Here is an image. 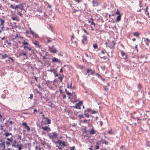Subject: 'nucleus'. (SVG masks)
Here are the masks:
<instances>
[{"label":"nucleus","mask_w":150,"mask_h":150,"mask_svg":"<svg viewBox=\"0 0 150 150\" xmlns=\"http://www.w3.org/2000/svg\"><path fill=\"white\" fill-rule=\"evenodd\" d=\"M12 145L14 147H17L18 148V150H21L22 149V147L23 146V145L21 143L19 144L17 141L15 140L12 142Z\"/></svg>","instance_id":"1"},{"label":"nucleus","mask_w":150,"mask_h":150,"mask_svg":"<svg viewBox=\"0 0 150 150\" xmlns=\"http://www.w3.org/2000/svg\"><path fill=\"white\" fill-rule=\"evenodd\" d=\"M47 135L50 139H52L53 141H54V139L57 138L58 134L56 132H54L48 134Z\"/></svg>","instance_id":"2"},{"label":"nucleus","mask_w":150,"mask_h":150,"mask_svg":"<svg viewBox=\"0 0 150 150\" xmlns=\"http://www.w3.org/2000/svg\"><path fill=\"white\" fill-rule=\"evenodd\" d=\"M51 124V120L48 118L46 117L44 118L41 122V125L43 126L44 125L47 124Z\"/></svg>","instance_id":"3"},{"label":"nucleus","mask_w":150,"mask_h":150,"mask_svg":"<svg viewBox=\"0 0 150 150\" xmlns=\"http://www.w3.org/2000/svg\"><path fill=\"white\" fill-rule=\"evenodd\" d=\"M82 103H83L82 101H80L79 103L76 104L75 106H73L72 107L74 108L80 109L81 108V106L82 104Z\"/></svg>","instance_id":"4"},{"label":"nucleus","mask_w":150,"mask_h":150,"mask_svg":"<svg viewBox=\"0 0 150 150\" xmlns=\"http://www.w3.org/2000/svg\"><path fill=\"white\" fill-rule=\"evenodd\" d=\"M87 72L86 74V75H87V74L88 73L87 76H89L90 74L91 75H93V74L95 73V71L92 70L91 69H86Z\"/></svg>","instance_id":"5"},{"label":"nucleus","mask_w":150,"mask_h":150,"mask_svg":"<svg viewBox=\"0 0 150 150\" xmlns=\"http://www.w3.org/2000/svg\"><path fill=\"white\" fill-rule=\"evenodd\" d=\"M41 129L46 131L47 132H48L50 130V128L48 126H45V127H42L41 128Z\"/></svg>","instance_id":"6"},{"label":"nucleus","mask_w":150,"mask_h":150,"mask_svg":"<svg viewBox=\"0 0 150 150\" xmlns=\"http://www.w3.org/2000/svg\"><path fill=\"white\" fill-rule=\"evenodd\" d=\"M22 125L25 127V128L28 131H29L30 130V128L29 126L27 125V124L26 122H23Z\"/></svg>","instance_id":"7"},{"label":"nucleus","mask_w":150,"mask_h":150,"mask_svg":"<svg viewBox=\"0 0 150 150\" xmlns=\"http://www.w3.org/2000/svg\"><path fill=\"white\" fill-rule=\"evenodd\" d=\"M83 39L82 40V42L83 44H86L87 43V38L86 36H85L84 35L82 36Z\"/></svg>","instance_id":"8"},{"label":"nucleus","mask_w":150,"mask_h":150,"mask_svg":"<svg viewBox=\"0 0 150 150\" xmlns=\"http://www.w3.org/2000/svg\"><path fill=\"white\" fill-rule=\"evenodd\" d=\"M33 43L35 45V47L38 48H40V45H39V42L38 41H36L33 42Z\"/></svg>","instance_id":"9"},{"label":"nucleus","mask_w":150,"mask_h":150,"mask_svg":"<svg viewBox=\"0 0 150 150\" xmlns=\"http://www.w3.org/2000/svg\"><path fill=\"white\" fill-rule=\"evenodd\" d=\"M121 14L118 15L117 17L116 20L115 21V22L117 23L120 21L121 20Z\"/></svg>","instance_id":"10"},{"label":"nucleus","mask_w":150,"mask_h":150,"mask_svg":"<svg viewBox=\"0 0 150 150\" xmlns=\"http://www.w3.org/2000/svg\"><path fill=\"white\" fill-rule=\"evenodd\" d=\"M5 142H4L3 143H0V148L3 149H5Z\"/></svg>","instance_id":"11"},{"label":"nucleus","mask_w":150,"mask_h":150,"mask_svg":"<svg viewBox=\"0 0 150 150\" xmlns=\"http://www.w3.org/2000/svg\"><path fill=\"white\" fill-rule=\"evenodd\" d=\"M25 4L24 3H22L21 4H20L19 5V8L20 9L21 11L23 10L25 11V9H24V7L23 6L24 4Z\"/></svg>","instance_id":"12"},{"label":"nucleus","mask_w":150,"mask_h":150,"mask_svg":"<svg viewBox=\"0 0 150 150\" xmlns=\"http://www.w3.org/2000/svg\"><path fill=\"white\" fill-rule=\"evenodd\" d=\"M10 7L12 8L17 10L18 8H19V5H16L14 6L12 4H11L10 6Z\"/></svg>","instance_id":"13"},{"label":"nucleus","mask_w":150,"mask_h":150,"mask_svg":"<svg viewBox=\"0 0 150 150\" xmlns=\"http://www.w3.org/2000/svg\"><path fill=\"white\" fill-rule=\"evenodd\" d=\"M89 133L90 134L92 135L95 134V131L94 130V128L93 127L91 130L89 131Z\"/></svg>","instance_id":"14"},{"label":"nucleus","mask_w":150,"mask_h":150,"mask_svg":"<svg viewBox=\"0 0 150 150\" xmlns=\"http://www.w3.org/2000/svg\"><path fill=\"white\" fill-rule=\"evenodd\" d=\"M52 62H57L58 63H60V61L59 60H58L57 58L55 57H54L52 59Z\"/></svg>","instance_id":"15"},{"label":"nucleus","mask_w":150,"mask_h":150,"mask_svg":"<svg viewBox=\"0 0 150 150\" xmlns=\"http://www.w3.org/2000/svg\"><path fill=\"white\" fill-rule=\"evenodd\" d=\"M67 88H70L72 89H73V88L72 86V83L71 82H70V83L67 82Z\"/></svg>","instance_id":"16"},{"label":"nucleus","mask_w":150,"mask_h":150,"mask_svg":"<svg viewBox=\"0 0 150 150\" xmlns=\"http://www.w3.org/2000/svg\"><path fill=\"white\" fill-rule=\"evenodd\" d=\"M142 1H139V6L140 7H141L143 6H145L146 5V3H144L143 4H142Z\"/></svg>","instance_id":"17"},{"label":"nucleus","mask_w":150,"mask_h":150,"mask_svg":"<svg viewBox=\"0 0 150 150\" xmlns=\"http://www.w3.org/2000/svg\"><path fill=\"white\" fill-rule=\"evenodd\" d=\"M50 51L51 52H53L54 53H56L57 51L55 48H52L50 49Z\"/></svg>","instance_id":"18"},{"label":"nucleus","mask_w":150,"mask_h":150,"mask_svg":"<svg viewBox=\"0 0 150 150\" xmlns=\"http://www.w3.org/2000/svg\"><path fill=\"white\" fill-rule=\"evenodd\" d=\"M12 19L13 21L16 20L17 21H19V20L18 18V17L17 16L12 18Z\"/></svg>","instance_id":"19"},{"label":"nucleus","mask_w":150,"mask_h":150,"mask_svg":"<svg viewBox=\"0 0 150 150\" xmlns=\"http://www.w3.org/2000/svg\"><path fill=\"white\" fill-rule=\"evenodd\" d=\"M142 88V86L140 83H139V84H138L137 88H138V92L141 91Z\"/></svg>","instance_id":"20"},{"label":"nucleus","mask_w":150,"mask_h":150,"mask_svg":"<svg viewBox=\"0 0 150 150\" xmlns=\"http://www.w3.org/2000/svg\"><path fill=\"white\" fill-rule=\"evenodd\" d=\"M92 3L94 6H98V3L96 1H93Z\"/></svg>","instance_id":"21"},{"label":"nucleus","mask_w":150,"mask_h":150,"mask_svg":"<svg viewBox=\"0 0 150 150\" xmlns=\"http://www.w3.org/2000/svg\"><path fill=\"white\" fill-rule=\"evenodd\" d=\"M0 55L2 56V59H5L8 57V56L6 54H5L4 55H3L1 53H0Z\"/></svg>","instance_id":"22"},{"label":"nucleus","mask_w":150,"mask_h":150,"mask_svg":"<svg viewBox=\"0 0 150 150\" xmlns=\"http://www.w3.org/2000/svg\"><path fill=\"white\" fill-rule=\"evenodd\" d=\"M0 21H1V24H0V26H1V25H4V23L5 22L4 20L1 18H0Z\"/></svg>","instance_id":"23"},{"label":"nucleus","mask_w":150,"mask_h":150,"mask_svg":"<svg viewBox=\"0 0 150 150\" xmlns=\"http://www.w3.org/2000/svg\"><path fill=\"white\" fill-rule=\"evenodd\" d=\"M96 148L95 149V150L96 149H99V144L98 142H97L96 143V145L95 146Z\"/></svg>","instance_id":"24"},{"label":"nucleus","mask_w":150,"mask_h":150,"mask_svg":"<svg viewBox=\"0 0 150 150\" xmlns=\"http://www.w3.org/2000/svg\"><path fill=\"white\" fill-rule=\"evenodd\" d=\"M86 56L88 57L87 59L89 60L91 59V56H89L87 54H85Z\"/></svg>","instance_id":"25"},{"label":"nucleus","mask_w":150,"mask_h":150,"mask_svg":"<svg viewBox=\"0 0 150 150\" xmlns=\"http://www.w3.org/2000/svg\"><path fill=\"white\" fill-rule=\"evenodd\" d=\"M23 55L27 56V55H26L25 52H21V53H20V54H19L20 56H23Z\"/></svg>","instance_id":"26"},{"label":"nucleus","mask_w":150,"mask_h":150,"mask_svg":"<svg viewBox=\"0 0 150 150\" xmlns=\"http://www.w3.org/2000/svg\"><path fill=\"white\" fill-rule=\"evenodd\" d=\"M4 42L5 43H6L10 46L11 45V42H8V40H6L4 41Z\"/></svg>","instance_id":"27"},{"label":"nucleus","mask_w":150,"mask_h":150,"mask_svg":"<svg viewBox=\"0 0 150 150\" xmlns=\"http://www.w3.org/2000/svg\"><path fill=\"white\" fill-rule=\"evenodd\" d=\"M7 139L8 141L10 142L11 143H12L13 141V139L12 137H11L10 138H7Z\"/></svg>","instance_id":"28"},{"label":"nucleus","mask_w":150,"mask_h":150,"mask_svg":"<svg viewBox=\"0 0 150 150\" xmlns=\"http://www.w3.org/2000/svg\"><path fill=\"white\" fill-rule=\"evenodd\" d=\"M102 144H105V145H108V142L104 140L102 142Z\"/></svg>","instance_id":"29"},{"label":"nucleus","mask_w":150,"mask_h":150,"mask_svg":"<svg viewBox=\"0 0 150 150\" xmlns=\"http://www.w3.org/2000/svg\"><path fill=\"white\" fill-rule=\"evenodd\" d=\"M4 135H5L6 137H7L9 136V135H11L12 133H6L4 134Z\"/></svg>","instance_id":"30"},{"label":"nucleus","mask_w":150,"mask_h":150,"mask_svg":"<svg viewBox=\"0 0 150 150\" xmlns=\"http://www.w3.org/2000/svg\"><path fill=\"white\" fill-rule=\"evenodd\" d=\"M62 142L60 140H58L57 142V143L59 144L60 145H61Z\"/></svg>","instance_id":"31"},{"label":"nucleus","mask_w":150,"mask_h":150,"mask_svg":"<svg viewBox=\"0 0 150 150\" xmlns=\"http://www.w3.org/2000/svg\"><path fill=\"white\" fill-rule=\"evenodd\" d=\"M93 46L94 49H96L98 47V45L96 44H93Z\"/></svg>","instance_id":"32"},{"label":"nucleus","mask_w":150,"mask_h":150,"mask_svg":"<svg viewBox=\"0 0 150 150\" xmlns=\"http://www.w3.org/2000/svg\"><path fill=\"white\" fill-rule=\"evenodd\" d=\"M63 78L62 76H60L58 77V79H59L60 82H61L62 81Z\"/></svg>","instance_id":"33"},{"label":"nucleus","mask_w":150,"mask_h":150,"mask_svg":"<svg viewBox=\"0 0 150 150\" xmlns=\"http://www.w3.org/2000/svg\"><path fill=\"white\" fill-rule=\"evenodd\" d=\"M23 45H28V42H25V40H24L23 42Z\"/></svg>","instance_id":"34"},{"label":"nucleus","mask_w":150,"mask_h":150,"mask_svg":"<svg viewBox=\"0 0 150 150\" xmlns=\"http://www.w3.org/2000/svg\"><path fill=\"white\" fill-rule=\"evenodd\" d=\"M48 105L50 107L52 106V105H53L51 101L48 102Z\"/></svg>","instance_id":"35"},{"label":"nucleus","mask_w":150,"mask_h":150,"mask_svg":"<svg viewBox=\"0 0 150 150\" xmlns=\"http://www.w3.org/2000/svg\"><path fill=\"white\" fill-rule=\"evenodd\" d=\"M83 114L86 117H89V115L88 113L85 112Z\"/></svg>","instance_id":"36"},{"label":"nucleus","mask_w":150,"mask_h":150,"mask_svg":"<svg viewBox=\"0 0 150 150\" xmlns=\"http://www.w3.org/2000/svg\"><path fill=\"white\" fill-rule=\"evenodd\" d=\"M91 19L92 20V21L91 22V25H94V26L95 27L96 25H95V23L93 21V19L92 18H91Z\"/></svg>","instance_id":"37"},{"label":"nucleus","mask_w":150,"mask_h":150,"mask_svg":"<svg viewBox=\"0 0 150 150\" xmlns=\"http://www.w3.org/2000/svg\"><path fill=\"white\" fill-rule=\"evenodd\" d=\"M139 34V33L138 32H135L134 33V35L136 36H138Z\"/></svg>","instance_id":"38"},{"label":"nucleus","mask_w":150,"mask_h":150,"mask_svg":"<svg viewBox=\"0 0 150 150\" xmlns=\"http://www.w3.org/2000/svg\"><path fill=\"white\" fill-rule=\"evenodd\" d=\"M96 75L99 79H100V78H101V77H102V76L98 73H96Z\"/></svg>","instance_id":"39"},{"label":"nucleus","mask_w":150,"mask_h":150,"mask_svg":"<svg viewBox=\"0 0 150 150\" xmlns=\"http://www.w3.org/2000/svg\"><path fill=\"white\" fill-rule=\"evenodd\" d=\"M6 145L8 146L10 144L11 142L9 141H7L6 142Z\"/></svg>","instance_id":"40"},{"label":"nucleus","mask_w":150,"mask_h":150,"mask_svg":"<svg viewBox=\"0 0 150 150\" xmlns=\"http://www.w3.org/2000/svg\"><path fill=\"white\" fill-rule=\"evenodd\" d=\"M82 30L83 31H84V32L86 33L87 35H89V33H88L87 31L85 29L82 28Z\"/></svg>","instance_id":"41"},{"label":"nucleus","mask_w":150,"mask_h":150,"mask_svg":"<svg viewBox=\"0 0 150 150\" xmlns=\"http://www.w3.org/2000/svg\"><path fill=\"white\" fill-rule=\"evenodd\" d=\"M146 145L147 146H150V142H147L146 143Z\"/></svg>","instance_id":"42"},{"label":"nucleus","mask_w":150,"mask_h":150,"mask_svg":"<svg viewBox=\"0 0 150 150\" xmlns=\"http://www.w3.org/2000/svg\"><path fill=\"white\" fill-rule=\"evenodd\" d=\"M83 122L85 123H88V120L85 119L83 121Z\"/></svg>","instance_id":"43"},{"label":"nucleus","mask_w":150,"mask_h":150,"mask_svg":"<svg viewBox=\"0 0 150 150\" xmlns=\"http://www.w3.org/2000/svg\"><path fill=\"white\" fill-rule=\"evenodd\" d=\"M9 59H11L12 61H10V62H14V60L11 57H9Z\"/></svg>","instance_id":"44"},{"label":"nucleus","mask_w":150,"mask_h":150,"mask_svg":"<svg viewBox=\"0 0 150 150\" xmlns=\"http://www.w3.org/2000/svg\"><path fill=\"white\" fill-rule=\"evenodd\" d=\"M33 36L36 38H38V34L36 33H34V34H33Z\"/></svg>","instance_id":"45"},{"label":"nucleus","mask_w":150,"mask_h":150,"mask_svg":"<svg viewBox=\"0 0 150 150\" xmlns=\"http://www.w3.org/2000/svg\"><path fill=\"white\" fill-rule=\"evenodd\" d=\"M57 71H55L53 72L54 74L55 77H57L58 76V74H56Z\"/></svg>","instance_id":"46"},{"label":"nucleus","mask_w":150,"mask_h":150,"mask_svg":"<svg viewBox=\"0 0 150 150\" xmlns=\"http://www.w3.org/2000/svg\"><path fill=\"white\" fill-rule=\"evenodd\" d=\"M107 133L110 134H112V130H109L108 132Z\"/></svg>","instance_id":"47"},{"label":"nucleus","mask_w":150,"mask_h":150,"mask_svg":"<svg viewBox=\"0 0 150 150\" xmlns=\"http://www.w3.org/2000/svg\"><path fill=\"white\" fill-rule=\"evenodd\" d=\"M33 97V94H30V97L29 98H30V99H32Z\"/></svg>","instance_id":"48"},{"label":"nucleus","mask_w":150,"mask_h":150,"mask_svg":"<svg viewBox=\"0 0 150 150\" xmlns=\"http://www.w3.org/2000/svg\"><path fill=\"white\" fill-rule=\"evenodd\" d=\"M62 145L64 146H66V145L65 144V142L64 141L62 142Z\"/></svg>","instance_id":"49"},{"label":"nucleus","mask_w":150,"mask_h":150,"mask_svg":"<svg viewBox=\"0 0 150 150\" xmlns=\"http://www.w3.org/2000/svg\"><path fill=\"white\" fill-rule=\"evenodd\" d=\"M73 9V12L74 13H76L78 11V10L76 9L75 8Z\"/></svg>","instance_id":"50"},{"label":"nucleus","mask_w":150,"mask_h":150,"mask_svg":"<svg viewBox=\"0 0 150 150\" xmlns=\"http://www.w3.org/2000/svg\"><path fill=\"white\" fill-rule=\"evenodd\" d=\"M121 54L122 55V56H123L124 55H125V53H124L123 51H121Z\"/></svg>","instance_id":"51"},{"label":"nucleus","mask_w":150,"mask_h":150,"mask_svg":"<svg viewBox=\"0 0 150 150\" xmlns=\"http://www.w3.org/2000/svg\"><path fill=\"white\" fill-rule=\"evenodd\" d=\"M18 14L21 17L23 16L22 14L20 12H18Z\"/></svg>","instance_id":"52"},{"label":"nucleus","mask_w":150,"mask_h":150,"mask_svg":"<svg viewBox=\"0 0 150 150\" xmlns=\"http://www.w3.org/2000/svg\"><path fill=\"white\" fill-rule=\"evenodd\" d=\"M75 148V147L74 146L70 147V150H74Z\"/></svg>","instance_id":"53"},{"label":"nucleus","mask_w":150,"mask_h":150,"mask_svg":"<svg viewBox=\"0 0 150 150\" xmlns=\"http://www.w3.org/2000/svg\"><path fill=\"white\" fill-rule=\"evenodd\" d=\"M115 14H117V15L118 14L119 15H120V12L119 11L117 10V11L116 12Z\"/></svg>","instance_id":"54"},{"label":"nucleus","mask_w":150,"mask_h":150,"mask_svg":"<svg viewBox=\"0 0 150 150\" xmlns=\"http://www.w3.org/2000/svg\"><path fill=\"white\" fill-rule=\"evenodd\" d=\"M37 112V110L36 109H35L34 110L33 112L35 114H36Z\"/></svg>","instance_id":"55"},{"label":"nucleus","mask_w":150,"mask_h":150,"mask_svg":"<svg viewBox=\"0 0 150 150\" xmlns=\"http://www.w3.org/2000/svg\"><path fill=\"white\" fill-rule=\"evenodd\" d=\"M66 93H67V94L68 95H70V96H71V93H69L68 91H67L66 92Z\"/></svg>","instance_id":"56"},{"label":"nucleus","mask_w":150,"mask_h":150,"mask_svg":"<svg viewBox=\"0 0 150 150\" xmlns=\"http://www.w3.org/2000/svg\"><path fill=\"white\" fill-rule=\"evenodd\" d=\"M66 93H67V94L68 95H70V96H71V93H69L68 91H67L66 92Z\"/></svg>","instance_id":"57"},{"label":"nucleus","mask_w":150,"mask_h":150,"mask_svg":"<svg viewBox=\"0 0 150 150\" xmlns=\"http://www.w3.org/2000/svg\"><path fill=\"white\" fill-rule=\"evenodd\" d=\"M66 93H67V94L68 95H70V96H71V93H69L68 91H67L66 92Z\"/></svg>","instance_id":"58"},{"label":"nucleus","mask_w":150,"mask_h":150,"mask_svg":"<svg viewBox=\"0 0 150 150\" xmlns=\"http://www.w3.org/2000/svg\"><path fill=\"white\" fill-rule=\"evenodd\" d=\"M0 127H1V128H0V129H1V130H3V127H4V125H2V124H1V125Z\"/></svg>","instance_id":"59"},{"label":"nucleus","mask_w":150,"mask_h":150,"mask_svg":"<svg viewBox=\"0 0 150 150\" xmlns=\"http://www.w3.org/2000/svg\"><path fill=\"white\" fill-rule=\"evenodd\" d=\"M97 113V112L95 110H93L92 111V113L93 114H95V113Z\"/></svg>","instance_id":"60"},{"label":"nucleus","mask_w":150,"mask_h":150,"mask_svg":"<svg viewBox=\"0 0 150 150\" xmlns=\"http://www.w3.org/2000/svg\"><path fill=\"white\" fill-rule=\"evenodd\" d=\"M30 33L33 35L34 34V33L32 30H31L30 31Z\"/></svg>","instance_id":"61"},{"label":"nucleus","mask_w":150,"mask_h":150,"mask_svg":"<svg viewBox=\"0 0 150 150\" xmlns=\"http://www.w3.org/2000/svg\"><path fill=\"white\" fill-rule=\"evenodd\" d=\"M112 43L113 46H114L115 45V42L114 40L112 41Z\"/></svg>","instance_id":"62"},{"label":"nucleus","mask_w":150,"mask_h":150,"mask_svg":"<svg viewBox=\"0 0 150 150\" xmlns=\"http://www.w3.org/2000/svg\"><path fill=\"white\" fill-rule=\"evenodd\" d=\"M101 79L103 82H104L105 81V79L103 78L102 77L100 79Z\"/></svg>","instance_id":"63"},{"label":"nucleus","mask_w":150,"mask_h":150,"mask_svg":"<svg viewBox=\"0 0 150 150\" xmlns=\"http://www.w3.org/2000/svg\"><path fill=\"white\" fill-rule=\"evenodd\" d=\"M88 149L90 150H93L92 149V146L91 145L90 146V147L88 148Z\"/></svg>","instance_id":"64"}]
</instances>
